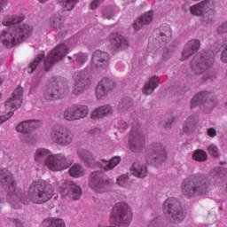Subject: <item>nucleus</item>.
Masks as SVG:
<instances>
[{
    "mask_svg": "<svg viewBox=\"0 0 227 227\" xmlns=\"http://www.w3.org/2000/svg\"><path fill=\"white\" fill-rule=\"evenodd\" d=\"M193 160H196L197 162H205L207 159H208V155L207 154V152L198 149L194 151L192 154Z\"/></svg>",
    "mask_w": 227,
    "mask_h": 227,
    "instance_id": "37",
    "label": "nucleus"
},
{
    "mask_svg": "<svg viewBox=\"0 0 227 227\" xmlns=\"http://www.w3.org/2000/svg\"><path fill=\"white\" fill-rule=\"evenodd\" d=\"M44 165L50 169V171H65V169H68V168H70V160H68V157H67V155L60 153L49 155L44 160Z\"/></svg>",
    "mask_w": 227,
    "mask_h": 227,
    "instance_id": "11",
    "label": "nucleus"
},
{
    "mask_svg": "<svg viewBox=\"0 0 227 227\" xmlns=\"http://www.w3.org/2000/svg\"><path fill=\"white\" fill-rule=\"evenodd\" d=\"M26 17L24 14L20 16H5L3 20V26L9 27L0 33V42L4 47L12 49L15 45H19L27 38L33 35V26L29 24H20Z\"/></svg>",
    "mask_w": 227,
    "mask_h": 227,
    "instance_id": "2",
    "label": "nucleus"
},
{
    "mask_svg": "<svg viewBox=\"0 0 227 227\" xmlns=\"http://www.w3.org/2000/svg\"><path fill=\"white\" fill-rule=\"evenodd\" d=\"M63 116H64V118H65L67 121H77V115H76L74 105H73V106L67 107V108L64 111Z\"/></svg>",
    "mask_w": 227,
    "mask_h": 227,
    "instance_id": "36",
    "label": "nucleus"
},
{
    "mask_svg": "<svg viewBox=\"0 0 227 227\" xmlns=\"http://www.w3.org/2000/svg\"><path fill=\"white\" fill-rule=\"evenodd\" d=\"M203 105V107H206L205 113H210L214 109L215 103L210 99V93L204 91L196 94L191 101V107L194 109L198 106Z\"/></svg>",
    "mask_w": 227,
    "mask_h": 227,
    "instance_id": "16",
    "label": "nucleus"
},
{
    "mask_svg": "<svg viewBox=\"0 0 227 227\" xmlns=\"http://www.w3.org/2000/svg\"><path fill=\"white\" fill-rule=\"evenodd\" d=\"M113 90H114V82L108 78H103L96 88V97L99 100L106 98Z\"/></svg>",
    "mask_w": 227,
    "mask_h": 227,
    "instance_id": "19",
    "label": "nucleus"
},
{
    "mask_svg": "<svg viewBox=\"0 0 227 227\" xmlns=\"http://www.w3.org/2000/svg\"><path fill=\"white\" fill-rule=\"evenodd\" d=\"M150 150L152 154V159H153L156 164H160L168 159V154L166 153V146L164 145L154 142L150 145Z\"/></svg>",
    "mask_w": 227,
    "mask_h": 227,
    "instance_id": "20",
    "label": "nucleus"
},
{
    "mask_svg": "<svg viewBox=\"0 0 227 227\" xmlns=\"http://www.w3.org/2000/svg\"><path fill=\"white\" fill-rule=\"evenodd\" d=\"M2 207H3V198L0 197V210H1Z\"/></svg>",
    "mask_w": 227,
    "mask_h": 227,
    "instance_id": "54",
    "label": "nucleus"
},
{
    "mask_svg": "<svg viewBox=\"0 0 227 227\" xmlns=\"http://www.w3.org/2000/svg\"><path fill=\"white\" fill-rule=\"evenodd\" d=\"M216 33L218 35H226L227 34V20L222 22L216 28Z\"/></svg>",
    "mask_w": 227,
    "mask_h": 227,
    "instance_id": "45",
    "label": "nucleus"
},
{
    "mask_svg": "<svg viewBox=\"0 0 227 227\" xmlns=\"http://www.w3.org/2000/svg\"><path fill=\"white\" fill-rule=\"evenodd\" d=\"M8 6L7 0H0V13L4 10L5 7Z\"/></svg>",
    "mask_w": 227,
    "mask_h": 227,
    "instance_id": "51",
    "label": "nucleus"
},
{
    "mask_svg": "<svg viewBox=\"0 0 227 227\" xmlns=\"http://www.w3.org/2000/svg\"><path fill=\"white\" fill-rule=\"evenodd\" d=\"M116 184L119 185V187H123L124 189H127V187H129V174H122L116 179Z\"/></svg>",
    "mask_w": 227,
    "mask_h": 227,
    "instance_id": "39",
    "label": "nucleus"
},
{
    "mask_svg": "<svg viewBox=\"0 0 227 227\" xmlns=\"http://www.w3.org/2000/svg\"><path fill=\"white\" fill-rule=\"evenodd\" d=\"M74 111L76 113V118L77 120H82L88 116V114L90 113V109L87 106L82 105H74Z\"/></svg>",
    "mask_w": 227,
    "mask_h": 227,
    "instance_id": "34",
    "label": "nucleus"
},
{
    "mask_svg": "<svg viewBox=\"0 0 227 227\" xmlns=\"http://www.w3.org/2000/svg\"><path fill=\"white\" fill-rule=\"evenodd\" d=\"M224 184V174L221 168L214 169L209 176H199L183 181L181 191L185 198H194L200 194H207L211 185L219 187Z\"/></svg>",
    "mask_w": 227,
    "mask_h": 227,
    "instance_id": "3",
    "label": "nucleus"
},
{
    "mask_svg": "<svg viewBox=\"0 0 227 227\" xmlns=\"http://www.w3.org/2000/svg\"><path fill=\"white\" fill-rule=\"evenodd\" d=\"M109 65V53L102 51H96L92 55L93 70H102Z\"/></svg>",
    "mask_w": 227,
    "mask_h": 227,
    "instance_id": "18",
    "label": "nucleus"
},
{
    "mask_svg": "<svg viewBox=\"0 0 227 227\" xmlns=\"http://www.w3.org/2000/svg\"><path fill=\"white\" fill-rule=\"evenodd\" d=\"M51 155V151L45 148H39L35 151L34 159L35 162H43Z\"/></svg>",
    "mask_w": 227,
    "mask_h": 227,
    "instance_id": "33",
    "label": "nucleus"
},
{
    "mask_svg": "<svg viewBox=\"0 0 227 227\" xmlns=\"http://www.w3.org/2000/svg\"><path fill=\"white\" fill-rule=\"evenodd\" d=\"M156 56H160L162 59H169V51L166 46L162 45L156 51Z\"/></svg>",
    "mask_w": 227,
    "mask_h": 227,
    "instance_id": "42",
    "label": "nucleus"
},
{
    "mask_svg": "<svg viewBox=\"0 0 227 227\" xmlns=\"http://www.w3.org/2000/svg\"><path fill=\"white\" fill-rule=\"evenodd\" d=\"M47 1H49V0H39V3L44 4V3H47Z\"/></svg>",
    "mask_w": 227,
    "mask_h": 227,
    "instance_id": "55",
    "label": "nucleus"
},
{
    "mask_svg": "<svg viewBox=\"0 0 227 227\" xmlns=\"http://www.w3.org/2000/svg\"><path fill=\"white\" fill-rule=\"evenodd\" d=\"M41 227H67V223L61 218L48 217L42 221Z\"/></svg>",
    "mask_w": 227,
    "mask_h": 227,
    "instance_id": "29",
    "label": "nucleus"
},
{
    "mask_svg": "<svg viewBox=\"0 0 227 227\" xmlns=\"http://www.w3.org/2000/svg\"><path fill=\"white\" fill-rule=\"evenodd\" d=\"M13 114V111L9 112L6 115H3L0 114V125L1 123H4V121L10 120Z\"/></svg>",
    "mask_w": 227,
    "mask_h": 227,
    "instance_id": "47",
    "label": "nucleus"
},
{
    "mask_svg": "<svg viewBox=\"0 0 227 227\" xmlns=\"http://www.w3.org/2000/svg\"><path fill=\"white\" fill-rule=\"evenodd\" d=\"M67 59L70 61H73V63H75L76 65H79L80 67H82L86 61H88V54L86 53H77L73 56H68Z\"/></svg>",
    "mask_w": 227,
    "mask_h": 227,
    "instance_id": "31",
    "label": "nucleus"
},
{
    "mask_svg": "<svg viewBox=\"0 0 227 227\" xmlns=\"http://www.w3.org/2000/svg\"><path fill=\"white\" fill-rule=\"evenodd\" d=\"M70 91L68 88V82L64 80H57L48 86L43 92L44 100L52 102V100H59L67 97V94Z\"/></svg>",
    "mask_w": 227,
    "mask_h": 227,
    "instance_id": "7",
    "label": "nucleus"
},
{
    "mask_svg": "<svg viewBox=\"0 0 227 227\" xmlns=\"http://www.w3.org/2000/svg\"><path fill=\"white\" fill-rule=\"evenodd\" d=\"M121 129H123V130H127V129H129V124H127V122L125 121H121Z\"/></svg>",
    "mask_w": 227,
    "mask_h": 227,
    "instance_id": "53",
    "label": "nucleus"
},
{
    "mask_svg": "<svg viewBox=\"0 0 227 227\" xmlns=\"http://www.w3.org/2000/svg\"><path fill=\"white\" fill-rule=\"evenodd\" d=\"M12 223L15 227H24V223H22L20 219L13 218Z\"/></svg>",
    "mask_w": 227,
    "mask_h": 227,
    "instance_id": "50",
    "label": "nucleus"
},
{
    "mask_svg": "<svg viewBox=\"0 0 227 227\" xmlns=\"http://www.w3.org/2000/svg\"><path fill=\"white\" fill-rule=\"evenodd\" d=\"M79 0H63L64 12H72Z\"/></svg>",
    "mask_w": 227,
    "mask_h": 227,
    "instance_id": "43",
    "label": "nucleus"
},
{
    "mask_svg": "<svg viewBox=\"0 0 227 227\" xmlns=\"http://www.w3.org/2000/svg\"><path fill=\"white\" fill-rule=\"evenodd\" d=\"M164 214L171 217L173 223H182L185 219V214L182 208V204L175 198H168L164 202Z\"/></svg>",
    "mask_w": 227,
    "mask_h": 227,
    "instance_id": "10",
    "label": "nucleus"
},
{
    "mask_svg": "<svg viewBox=\"0 0 227 227\" xmlns=\"http://www.w3.org/2000/svg\"><path fill=\"white\" fill-rule=\"evenodd\" d=\"M193 1H200V0H193Z\"/></svg>",
    "mask_w": 227,
    "mask_h": 227,
    "instance_id": "58",
    "label": "nucleus"
},
{
    "mask_svg": "<svg viewBox=\"0 0 227 227\" xmlns=\"http://www.w3.org/2000/svg\"><path fill=\"white\" fill-rule=\"evenodd\" d=\"M146 146V137L141 127L133 126L129 138V147L134 153H141Z\"/></svg>",
    "mask_w": 227,
    "mask_h": 227,
    "instance_id": "9",
    "label": "nucleus"
},
{
    "mask_svg": "<svg viewBox=\"0 0 227 227\" xmlns=\"http://www.w3.org/2000/svg\"><path fill=\"white\" fill-rule=\"evenodd\" d=\"M200 120L198 119V115L192 114L190 115L183 126V130L186 134H192L196 130V127H198V122Z\"/></svg>",
    "mask_w": 227,
    "mask_h": 227,
    "instance_id": "27",
    "label": "nucleus"
},
{
    "mask_svg": "<svg viewBox=\"0 0 227 227\" xmlns=\"http://www.w3.org/2000/svg\"><path fill=\"white\" fill-rule=\"evenodd\" d=\"M73 95H82L91 86V73L88 69L77 71L73 75Z\"/></svg>",
    "mask_w": 227,
    "mask_h": 227,
    "instance_id": "8",
    "label": "nucleus"
},
{
    "mask_svg": "<svg viewBox=\"0 0 227 227\" xmlns=\"http://www.w3.org/2000/svg\"><path fill=\"white\" fill-rule=\"evenodd\" d=\"M108 40L114 51H125V49H129V40L120 33L110 34Z\"/></svg>",
    "mask_w": 227,
    "mask_h": 227,
    "instance_id": "21",
    "label": "nucleus"
},
{
    "mask_svg": "<svg viewBox=\"0 0 227 227\" xmlns=\"http://www.w3.org/2000/svg\"><path fill=\"white\" fill-rule=\"evenodd\" d=\"M58 185L59 192L63 198L69 196L72 200H79L81 196H82V190L81 189V186L77 185L74 182L61 180Z\"/></svg>",
    "mask_w": 227,
    "mask_h": 227,
    "instance_id": "15",
    "label": "nucleus"
},
{
    "mask_svg": "<svg viewBox=\"0 0 227 227\" xmlns=\"http://www.w3.org/2000/svg\"><path fill=\"white\" fill-rule=\"evenodd\" d=\"M132 106V100L130 99V98H125L122 100H121V102L119 103L117 111L119 113H123V111H127V109H129V107Z\"/></svg>",
    "mask_w": 227,
    "mask_h": 227,
    "instance_id": "38",
    "label": "nucleus"
},
{
    "mask_svg": "<svg viewBox=\"0 0 227 227\" xmlns=\"http://www.w3.org/2000/svg\"><path fill=\"white\" fill-rule=\"evenodd\" d=\"M3 98V95L0 93V100Z\"/></svg>",
    "mask_w": 227,
    "mask_h": 227,
    "instance_id": "56",
    "label": "nucleus"
},
{
    "mask_svg": "<svg viewBox=\"0 0 227 227\" xmlns=\"http://www.w3.org/2000/svg\"><path fill=\"white\" fill-rule=\"evenodd\" d=\"M190 13L202 17L204 26H212L215 22V0H204L190 7Z\"/></svg>",
    "mask_w": 227,
    "mask_h": 227,
    "instance_id": "4",
    "label": "nucleus"
},
{
    "mask_svg": "<svg viewBox=\"0 0 227 227\" xmlns=\"http://www.w3.org/2000/svg\"><path fill=\"white\" fill-rule=\"evenodd\" d=\"M51 139L56 145L60 146H68L74 143L75 135L72 130L67 128H55L51 131Z\"/></svg>",
    "mask_w": 227,
    "mask_h": 227,
    "instance_id": "12",
    "label": "nucleus"
},
{
    "mask_svg": "<svg viewBox=\"0 0 227 227\" xmlns=\"http://www.w3.org/2000/svg\"><path fill=\"white\" fill-rule=\"evenodd\" d=\"M102 17L103 19H107L108 20H111V19H114V7L113 6L104 7L102 10Z\"/></svg>",
    "mask_w": 227,
    "mask_h": 227,
    "instance_id": "41",
    "label": "nucleus"
},
{
    "mask_svg": "<svg viewBox=\"0 0 227 227\" xmlns=\"http://www.w3.org/2000/svg\"><path fill=\"white\" fill-rule=\"evenodd\" d=\"M207 134L209 137H215V136H217V130L214 128H208L207 129Z\"/></svg>",
    "mask_w": 227,
    "mask_h": 227,
    "instance_id": "49",
    "label": "nucleus"
},
{
    "mask_svg": "<svg viewBox=\"0 0 227 227\" xmlns=\"http://www.w3.org/2000/svg\"><path fill=\"white\" fill-rule=\"evenodd\" d=\"M148 227H159V219L156 218L154 220H153L150 224L148 225Z\"/></svg>",
    "mask_w": 227,
    "mask_h": 227,
    "instance_id": "52",
    "label": "nucleus"
},
{
    "mask_svg": "<svg viewBox=\"0 0 227 227\" xmlns=\"http://www.w3.org/2000/svg\"><path fill=\"white\" fill-rule=\"evenodd\" d=\"M160 78L159 76H152L149 81H147L143 87L144 95H152L157 88H159V82Z\"/></svg>",
    "mask_w": 227,
    "mask_h": 227,
    "instance_id": "26",
    "label": "nucleus"
},
{
    "mask_svg": "<svg viewBox=\"0 0 227 227\" xmlns=\"http://www.w3.org/2000/svg\"><path fill=\"white\" fill-rule=\"evenodd\" d=\"M131 175L137 178H146L148 176V167L146 164L135 162L129 168Z\"/></svg>",
    "mask_w": 227,
    "mask_h": 227,
    "instance_id": "24",
    "label": "nucleus"
},
{
    "mask_svg": "<svg viewBox=\"0 0 227 227\" xmlns=\"http://www.w3.org/2000/svg\"><path fill=\"white\" fill-rule=\"evenodd\" d=\"M45 57V52L42 51L33 62L28 66L27 72V74H33L38 67H40V63H42V59Z\"/></svg>",
    "mask_w": 227,
    "mask_h": 227,
    "instance_id": "32",
    "label": "nucleus"
},
{
    "mask_svg": "<svg viewBox=\"0 0 227 227\" xmlns=\"http://www.w3.org/2000/svg\"><path fill=\"white\" fill-rule=\"evenodd\" d=\"M0 183L4 185L7 195L6 200L15 209L20 208L22 203L29 201L35 205H43L54 198V186L47 181H34L28 187L27 198L24 199V191L17 187L13 174L8 169H0Z\"/></svg>",
    "mask_w": 227,
    "mask_h": 227,
    "instance_id": "1",
    "label": "nucleus"
},
{
    "mask_svg": "<svg viewBox=\"0 0 227 227\" xmlns=\"http://www.w3.org/2000/svg\"><path fill=\"white\" fill-rule=\"evenodd\" d=\"M153 20V11H149L144 14L141 18H138L134 23L133 27L137 31L141 29L145 24H150Z\"/></svg>",
    "mask_w": 227,
    "mask_h": 227,
    "instance_id": "28",
    "label": "nucleus"
},
{
    "mask_svg": "<svg viewBox=\"0 0 227 227\" xmlns=\"http://www.w3.org/2000/svg\"><path fill=\"white\" fill-rule=\"evenodd\" d=\"M106 0H94L90 4V9L91 10H97L99 4H102Z\"/></svg>",
    "mask_w": 227,
    "mask_h": 227,
    "instance_id": "48",
    "label": "nucleus"
},
{
    "mask_svg": "<svg viewBox=\"0 0 227 227\" xmlns=\"http://www.w3.org/2000/svg\"><path fill=\"white\" fill-rule=\"evenodd\" d=\"M201 47V42L199 39H192L190 40L184 47L182 52V61H185V59H189L194 52H198V50Z\"/></svg>",
    "mask_w": 227,
    "mask_h": 227,
    "instance_id": "23",
    "label": "nucleus"
},
{
    "mask_svg": "<svg viewBox=\"0 0 227 227\" xmlns=\"http://www.w3.org/2000/svg\"><path fill=\"white\" fill-rule=\"evenodd\" d=\"M77 155L79 159L83 160L86 166H89V168H95V166H98L105 171H111V169H114V168H116V166L121 161V158L120 156H115L110 160H101L100 162L97 160L95 156L86 149H79L77 151Z\"/></svg>",
    "mask_w": 227,
    "mask_h": 227,
    "instance_id": "5",
    "label": "nucleus"
},
{
    "mask_svg": "<svg viewBox=\"0 0 227 227\" xmlns=\"http://www.w3.org/2000/svg\"><path fill=\"white\" fill-rule=\"evenodd\" d=\"M70 176L73 178H81L86 175L84 167L79 163H74L68 170Z\"/></svg>",
    "mask_w": 227,
    "mask_h": 227,
    "instance_id": "30",
    "label": "nucleus"
},
{
    "mask_svg": "<svg viewBox=\"0 0 227 227\" xmlns=\"http://www.w3.org/2000/svg\"><path fill=\"white\" fill-rule=\"evenodd\" d=\"M207 150L212 157H219V147L215 144H211L207 147Z\"/></svg>",
    "mask_w": 227,
    "mask_h": 227,
    "instance_id": "44",
    "label": "nucleus"
},
{
    "mask_svg": "<svg viewBox=\"0 0 227 227\" xmlns=\"http://www.w3.org/2000/svg\"><path fill=\"white\" fill-rule=\"evenodd\" d=\"M214 51H203L199 52L191 61V68L197 75L205 74L208 68L214 67Z\"/></svg>",
    "mask_w": 227,
    "mask_h": 227,
    "instance_id": "6",
    "label": "nucleus"
},
{
    "mask_svg": "<svg viewBox=\"0 0 227 227\" xmlns=\"http://www.w3.org/2000/svg\"><path fill=\"white\" fill-rule=\"evenodd\" d=\"M22 87H18L14 90L12 96L5 101V108L9 111H17L20 109L22 106V97H23Z\"/></svg>",
    "mask_w": 227,
    "mask_h": 227,
    "instance_id": "17",
    "label": "nucleus"
},
{
    "mask_svg": "<svg viewBox=\"0 0 227 227\" xmlns=\"http://www.w3.org/2000/svg\"><path fill=\"white\" fill-rule=\"evenodd\" d=\"M68 47L66 43H60L57 45L48 55V58L44 59V68L46 72L51 70V67H53L58 61H61L67 53L68 52Z\"/></svg>",
    "mask_w": 227,
    "mask_h": 227,
    "instance_id": "14",
    "label": "nucleus"
},
{
    "mask_svg": "<svg viewBox=\"0 0 227 227\" xmlns=\"http://www.w3.org/2000/svg\"><path fill=\"white\" fill-rule=\"evenodd\" d=\"M114 110L113 107L109 105L102 106L96 108L91 114V120L97 121L102 118H106V116H109V114H113Z\"/></svg>",
    "mask_w": 227,
    "mask_h": 227,
    "instance_id": "25",
    "label": "nucleus"
},
{
    "mask_svg": "<svg viewBox=\"0 0 227 227\" xmlns=\"http://www.w3.org/2000/svg\"><path fill=\"white\" fill-rule=\"evenodd\" d=\"M171 35H172L171 27H169V26L166 25L160 27V38L162 42H164L165 43H168V42H170Z\"/></svg>",
    "mask_w": 227,
    "mask_h": 227,
    "instance_id": "35",
    "label": "nucleus"
},
{
    "mask_svg": "<svg viewBox=\"0 0 227 227\" xmlns=\"http://www.w3.org/2000/svg\"><path fill=\"white\" fill-rule=\"evenodd\" d=\"M111 179L107 178L104 173L100 171H95L90 174L89 185L95 192L98 194H104L107 192Z\"/></svg>",
    "mask_w": 227,
    "mask_h": 227,
    "instance_id": "13",
    "label": "nucleus"
},
{
    "mask_svg": "<svg viewBox=\"0 0 227 227\" xmlns=\"http://www.w3.org/2000/svg\"><path fill=\"white\" fill-rule=\"evenodd\" d=\"M2 82H3L0 80V84H2Z\"/></svg>",
    "mask_w": 227,
    "mask_h": 227,
    "instance_id": "57",
    "label": "nucleus"
},
{
    "mask_svg": "<svg viewBox=\"0 0 227 227\" xmlns=\"http://www.w3.org/2000/svg\"><path fill=\"white\" fill-rule=\"evenodd\" d=\"M27 121L28 122L30 131L35 130V129H38L40 125H42V122L36 120H29Z\"/></svg>",
    "mask_w": 227,
    "mask_h": 227,
    "instance_id": "46",
    "label": "nucleus"
},
{
    "mask_svg": "<svg viewBox=\"0 0 227 227\" xmlns=\"http://www.w3.org/2000/svg\"><path fill=\"white\" fill-rule=\"evenodd\" d=\"M16 130L21 134H29L31 132L29 129V122L27 121L20 122L16 127Z\"/></svg>",
    "mask_w": 227,
    "mask_h": 227,
    "instance_id": "40",
    "label": "nucleus"
},
{
    "mask_svg": "<svg viewBox=\"0 0 227 227\" xmlns=\"http://www.w3.org/2000/svg\"><path fill=\"white\" fill-rule=\"evenodd\" d=\"M65 17L61 14L57 13L51 17L50 26L54 29H57L60 38L67 36V29L65 28Z\"/></svg>",
    "mask_w": 227,
    "mask_h": 227,
    "instance_id": "22",
    "label": "nucleus"
}]
</instances>
